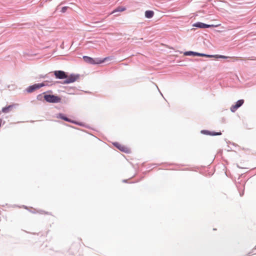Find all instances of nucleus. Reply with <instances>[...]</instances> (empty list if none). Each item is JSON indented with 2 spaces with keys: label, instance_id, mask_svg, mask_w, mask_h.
I'll return each instance as SVG.
<instances>
[{
  "label": "nucleus",
  "instance_id": "nucleus-1",
  "mask_svg": "<svg viewBox=\"0 0 256 256\" xmlns=\"http://www.w3.org/2000/svg\"><path fill=\"white\" fill-rule=\"evenodd\" d=\"M184 54L185 56L193 55V56H205V57H207V58H228V56H224L208 55V54H204L194 52H192V51L186 52H184Z\"/></svg>",
  "mask_w": 256,
  "mask_h": 256
},
{
  "label": "nucleus",
  "instance_id": "nucleus-2",
  "mask_svg": "<svg viewBox=\"0 0 256 256\" xmlns=\"http://www.w3.org/2000/svg\"><path fill=\"white\" fill-rule=\"evenodd\" d=\"M107 58H106L103 60H100L98 58L95 60L92 58L88 56H83V59L86 62L92 64H102L104 62Z\"/></svg>",
  "mask_w": 256,
  "mask_h": 256
},
{
  "label": "nucleus",
  "instance_id": "nucleus-3",
  "mask_svg": "<svg viewBox=\"0 0 256 256\" xmlns=\"http://www.w3.org/2000/svg\"><path fill=\"white\" fill-rule=\"evenodd\" d=\"M44 98L48 102L58 103L61 101L60 98L54 95L46 94L44 96Z\"/></svg>",
  "mask_w": 256,
  "mask_h": 256
},
{
  "label": "nucleus",
  "instance_id": "nucleus-4",
  "mask_svg": "<svg viewBox=\"0 0 256 256\" xmlns=\"http://www.w3.org/2000/svg\"><path fill=\"white\" fill-rule=\"evenodd\" d=\"M219 24L218 25H213V24H206L200 22H196L193 24L194 26L202 28H208L211 27H216L218 26Z\"/></svg>",
  "mask_w": 256,
  "mask_h": 256
},
{
  "label": "nucleus",
  "instance_id": "nucleus-5",
  "mask_svg": "<svg viewBox=\"0 0 256 256\" xmlns=\"http://www.w3.org/2000/svg\"><path fill=\"white\" fill-rule=\"evenodd\" d=\"M54 74L57 78L64 79L67 78V75L64 71L56 70L54 72Z\"/></svg>",
  "mask_w": 256,
  "mask_h": 256
},
{
  "label": "nucleus",
  "instance_id": "nucleus-6",
  "mask_svg": "<svg viewBox=\"0 0 256 256\" xmlns=\"http://www.w3.org/2000/svg\"><path fill=\"white\" fill-rule=\"evenodd\" d=\"M78 78V76H75L74 74H71L69 76H67V78H66L67 79L63 82V84H68L73 82H75Z\"/></svg>",
  "mask_w": 256,
  "mask_h": 256
},
{
  "label": "nucleus",
  "instance_id": "nucleus-7",
  "mask_svg": "<svg viewBox=\"0 0 256 256\" xmlns=\"http://www.w3.org/2000/svg\"><path fill=\"white\" fill-rule=\"evenodd\" d=\"M244 102V100H238L234 105H232L230 107V110L232 112H236L238 108H239L240 106H241Z\"/></svg>",
  "mask_w": 256,
  "mask_h": 256
},
{
  "label": "nucleus",
  "instance_id": "nucleus-8",
  "mask_svg": "<svg viewBox=\"0 0 256 256\" xmlns=\"http://www.w3.org/2000/svg\"><path fill=\"white\" fill-rule=\"evenodd\" d=\"M114 146L122 152H128L129 151V150L127 147L120 144L116 143L114 144Z\"/></svg>",
  "mask_w": 256,
  "mask_h": 256
},
{
  "label": "nucleus",
  "instance_id": "nucleus-9",
  "mask_svg": "<svg viewBox=\"0 0 256 256\" xmlns=\"http://www.w3.org/2000/svg\"><path fill=\"white\" fill-rule=\"evenodd\" d=\"M14 106V104L10 105L8 106L3 108H2V112L4 113H8L11 112Z\"/></svg>",
  "mask_w": 256,
  "mask_h": 256
},
{
  "label": "nucleus",
  "instance_id": "nucleus-10",
  "mask_svg": "<svg viewBox=\"0 0 256 256\" xmlns=\"http://www.w3.org/2000/svg\"><path fill=\"white\" fill-rule=\"evenodd\" d=\"M126 10V8L124 6H118L117 8H116L115 10H114L110 14H112L114 13H116V12H122Z\"/></svg>",
  "mask_w": 256,
  "mask_h": 256
},
{
  "label": "nucleus",
  "instance_id": "nucleus-11",
  "mask_svg": "<svg viewBox=\"0 0 256 256\" xmlns=\"http://www.w3.org/2000/svg\"><path fill=\"white\" fill-rule=\"evenodd\" d=\"M154 15V12L152 10H146L145 12V16L147 18H152Z\"/></svg>",
  "mask_w": 256,
  "mask_h": 256
},
{
  "label": "nucleus",
  "instance_id": "nucleus-12",
  "mask_svg": "<svg viewBox=\"0 0 256 256\" xmlns=\"http://www.w3.org/2000/svg\"><path fill=\"white\" fill-rule=\"evenodd\" d=\"M58 118H60L61 119H62V120H64L65 121H66V122H74L73 121L71 120L68 118L66 117L65 116H64L62 114H58Z\"/></svg>",
  "mask_w": 256,
  "mask_h": 256
},
{
  "label": "nucleus",
  "instance_id": "nucleus-13",
  "mask_svg": "<svg viewBox=\"0 0 256 256\" xmlns=\"http://www.w3.org/2000/svg\"><path fill=\"white\" fill-rule=\"evenodd\" d=\"M46 84L44 83L36 84H34V86L36 90H37V89H38V88L44 86Z\"/></svg>",
  "mask_w": 256,
  "mask_h": 256
},
{
  "label": "nucleus",
  "instance_id": "nucleus-14",
  "mask_svg": "<svg viewBox=\"0 0 256 256\" xmlns=\"http://www.w3.org/2000/svg\"><path fill=\"white\" fill-rule=\"evenodd\" d=\"M204 134H208L209 135H211V136H218V135H220L222 134L220 132H210L208 131H206V132H204Z\"/></svg>",
  "mask_w": 256,
  "mask_h": 256
},
{
  "label": "nucleus",
  "instance_id": "nucleus-15",
  "mask_svg": "<svg viewBox=\"0 0 256 256\" xmlns=\"http://www.w3.org/2000/svg\"><path fill=\"white\" fill-rule=\"evenodd\" d=\"M35 90L36 89L35 88L34 86V85L29 86L27 90L28 92H32Z\"/></svg>",
  "mask_w": 256,
  "mask_h": 256
},
{
  "label": "nucleus",
  "instance_id": "nucleus-16",
  "mask_svg": "<svg viewBox=\"0 0 256 256\" xmlns=\"http://www.w3.org/2000/svg\"><path fill=\"white\" fill-rule=\"evenodd\" d=\"M68 7V6H64L62 8L61 12H65L66 10H67Z\"/></svg>",
  "mask_w": 256,
  "mask_h": 256
},
{
  "label": "nucleus",
  "instance_id": "nucleus-17",
  "mask_svg": "<svg viewBox=\"0 0 256 256\" xmlns=\"http://www.w3.org/2000/svg\"><path fill=\"white\" fill-rule=\"evenodd\" d=\"M236 60H238V58H234Z\"/></svg>",
  "mask_w": 256,
  "mask_h": 256
}]
</instances>
